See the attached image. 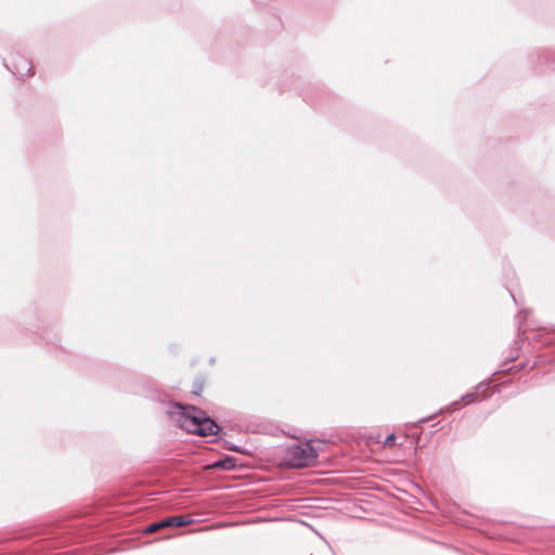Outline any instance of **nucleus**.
<instances>
[{"mask_svg": "<svg viewBox=\"0 0 555 555\" xmlns=\"http://www.w3.org/2000/svg\"><path fill=\"white\" fill-rule=\"evenodd\" d=\"M180 409L178 423L181 428L203 437L217 434L219 426L206 413L194 405L177 404Z\"/></svg>", "mask_w": 555, "mask_h": 555, "instance_id": "f257e3e1", "label": "nucleus"}, {"mask_svg": "<svg viewBox=\"0 0 555 555\" xmlns=\"http://www.w3.org/2000/svg\"><path fill=\"white\" fill-rule=\"evenodd\" d=\"M318 451L313 447L312 441L304 444H296L287 450L286 462L292 467H306L315 462Z\"/></svg>", "mask_w": 555, "mask_h": 555, "instance_id": "f03ea898", "label": "nucleus"}, {"mask_svg": "<svg viewBox=\"0 0 555 555\" xmlns=\"http://www.w3.org/2000/svg\"><path fill=\"white\" fill-rule=\"evenodd\" d=\"M193 521L189 516H172L163 520L164 527H184L191 525Z\"/></svg>", "mask_w": 555, "mask_h": 555, "instance_id": "7ed1b4c3", "label": "nucleus"}, {"mask_svg": "<svg viewBox=\"0 0 555 555\" xmlns=\"http://www.w3.org/2000/svg\"><path fill=\"white\" fill-rule=\"evenodd\" d=\"M164 528H165V527H164V524H163V520H162V521L153 522V524L149 525V526L145 528V530H144V531H145L146 533H154V532H156V531H158V530H162V529H164Z\"/></svg>", "mask_w": 555, "mask_h": 555, "instance_id": "20e7f679", "label": "nucleus"}, {"mask_svg": "<svg viewBox=\"0 0 555 555\" xmlns=\"http://www.w3.org/2000/svg\"><path fill=\"white\" fill-rule=\"evenodd\" d=\"M396 440H397V437L395 434L388 435L383 442V448H385V449L392 448L396 444Z\"/></svg>", "mask_w": 555, "mask_h": 555, "instance_id": "39448f33", "label": "nucleus"}, {"mask_svg": "<svg viewBox=\"0 0 555 555\" xmlns=\"http://www.w3.org/2000/svg\"><path fill=\"white\" fill-rule=\"evenodd\" d=\"M477 399V392L467 393L462 398L463 404H469Z\"/></svg>", "mask_w": 555, "mask_h": 555, "instance_id": "423d86ee", "label": "nucleus"}, {"mask_svg": "<svg viewBox=\"0 0 555 555\" xmlns=\"http://www.w3.org/2000/svg\"><path fill=\"white\" fill-rule=\"evenodd\" d=\"M201 390V387H198V389L194 390V393H198Z\"/></svg>", "mask_w": 555, "mask_h": 555, "instance_id": "0eeeda50", "label": "nucleus"}]
</instances>
